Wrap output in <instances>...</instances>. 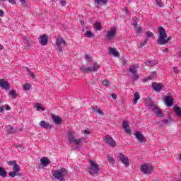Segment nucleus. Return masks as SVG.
Returning a JSON list of instances; mask_svg holds the SVG:
<instances>
[{
	"label": "nucleus",
	"mask_w": 181,
	"mask_h": 181,
	"mask_svg": "<svg viewBox=\"0 0 181 181\" xmlns=\"http://www.w3.org/2000/svg\"><path fill=\"white\" fill-rule=\"evenodd\" d=\"M171 39L172 37H168L166 30H165L163 27H160L158 28V38L157 40L158 45H160V46L168 45L169 42H170Z\"/></svg>",
	"instance_id": "f257e3e1"
},
{
	"label": "nucleus",
	"mask_w": 181,
	"mask_h": 181,
	"mask_svg": "<svg viewBox=\"0 0 181 181\" xmlns=\"http://www.w3.org/2000/svg\"><path fill=\"white\" fill-rule=\"evenodd\" d=\"M100 69V64H98L97 62H92L90 64V66H84L83 65H81L80 67V70L81 73H84L86 74H88L89 73H95V71H98V69Z\"/></svg>",
	"instance_id": "f03ea898"
},
{
	"label": "nucleus",
	"mask_w": 181,
	"mask_h": 181,
	"mask_svg": "<svg viewBox=\"0 0 181 181\" xmlns=\"http://www.w3.org/2000/svg\"><path fill=\"white\" fill-rule=\"evenodd\" d=\"M52 174L57 180L66 181L64 177L67 175V170H66V168H61L60 170L52 171Z\"/></svg>",
	"instance_id": "7ed1b4c3"
},
{
	"label": "nucleus",
	"mask_w": 181,
	"mask_h": 181,
	"mask_svg": "<svg viewBox=\"0 0 181 181\" xmlns=\"http://www.w3.org/2000/svg\"><path fill=\"white\" fill-rule=\"evenodd\" d=\"M147 107L150 111H153L156 117H165V114L160 110L159 106H156V105L153 103H150L147 105Z\"/></svg>",
	"instance_id": "20e7f679"
},
{
	"label": "nucleus",
	"mask_w": 181,
	"mask_h": 181,
	"mask_svg": "<svg viewBox=\"0 0 181 181\" xmlns=\"http://www.w3.org/2000/svg\"><path fill=\"white\" fill-rule=\"evenodd\" d=\"M90 167L88 168V173L90 176H94V175H98L100 172V167H98V164L95 163L93 160L90 161Z\"/></svg>",
	"instance_id": "39448f33"
},
{
	"label": "nucleus",
	"mask_w": 181,
	"mask_h": 181,
	"mask_svg": "<svg viewBox=\"0 0 181 181\" xmlns=\"http://www.w3.org/2000/svg\"><path fill=\"white\" fill-rule=\"evenodd\" d=\"M139 67V65L138 64H134L132 66H129V71L132 74L130 78L133 81H137L138 78H139V76L136 73H138V68Z\"/></svg>",
	"instance_id": "423d86ee"
},
{
	"label": "nucleus",
	"mask_w": 181,
	"mask_h": 181,
	"mask_svg": "<svg viewBox=\"0 0 181 181\" xmlns=\"http://www.w3.org/2000/svg\"><path fill=\"white\" fill-rule=\"evenodd\" d=\"M141 170L144 175H151L152 170H153V167L151 164L144 163L141 166Z\"/></svg>",
	"instance_id": "0eeeda50"
},
{
	"label": "nucleus",
	"mask_w": 181,
	"mask_h": 181,
	"mask_svg": "<svg viewBox=\"0 0 181 181\" xmlns=\"http://www.w3.org/2000/svg\"><path fill=\"white\" fill-rule=\"evenodd\" d=\"M56 46H57V50H59V52H63V47H64V46H66V40H64L63 37L57 38Z\"/></svg>",
	"instance_id": "6e6552de"
},
{
	"label": "nucleus",
	"mask_w": 181,
	"mask_h": 181,
	"mask_svg": "<svg viewBox=\"0 0 181 181\" xmlns=\"http://www.w3.org/2000/svg\"><path fill=\"white\" fill-rule=\"evenodd\" d=\"M68 140L70 144H76V145H79L81 144V139H75L74 135H73V132H70L68 134Z\"/></svg>",
	"instance_id": "1a4fd4ad"
},
{
	"label": "nucleus",
	"mask_w": 181,
	"mask_h": 181,
	"mask_svg": "<svg viewBox=\"0 0 181 181\" xmlns=\"http://www.w3.org/2000/svg\"><path fill=\"white\" fill-rule=\"evenodd\" d=\"M104 141L105 144H107V145H110V146H112V148H115L117 145V143L114 139H112V137H111L110 135H106Z\"/></svg>",
	"instance_id": "9d476101"
},
{
	"label": "nucleus",
	"mask_w": 181,
	"mask_h": 181,
	"mask_svg": "<svg viewBox=\"0 0 181 181\" xmlns=\"http://www.w3.org/2000/svg\"><path fill=\"white\" fill-rule=\"evenodd\" d=\"M118 158L123 165L129 166V160L124 154L119 153Z\"/></svg>",
	"instance_id": "9b49d317"
},
{
	"label": "nucleus",
	"mask_w": 181,
	"mask_h": 181,
	"mask_svg": "<svg viewBox=\"0 0 181 181\" xmlns=\"http://www.w3.org/2000/svg\"><path fill=\"white\" fill-rule=\"evenodd\" d=\"M115 33H117V28H115V27L111 28L110 31L107 33V35H106L107 40H111L112 37L115 36Z\"/></svg>",
	"instance_id": "f8f14e48"
},
{
	"label": "nucleus",
	"mask_w": 181,
	"mask_h": 181,
	"mask_svg": "<svg viewBox=\"0 0 181 181\" xmlns=\"http://www.w3.org/2000/svg\"><path fill=\"white\" fill-rule=\"evenodd\" d=\"M134 135L136 136V139H137V141H139L140 144L145 142V136H144V134H142L141 132H136Z\"/></svg>",
	"instance_id": "ddd939ff"
},
{
	"label": "nucleus",
	"mask_w": 181,
	"mask_h": 181,
	"mask_svg": "<svg viewBox=\"0 0 181 181\" xmlns=\"http://www.w3.org/2000/svg\"><path fill=\"white\" fill-rule=\"evenodd\" d=\"M95 8H100V6H104L108 4V0H94Z\"/></svg>",
	"instance_id": "4468645a"
},
{
	"label": "nucleus",
	"mask_w": 181,
	"mask_h": 181,
	"mask_svg": "<svg viewBox=\"0 0 181 181\" xmlns=\"http://www.w3.org/2000/svg\"><path fill=\"white\" fill-rule=\"evenodd\" d=\"M40 43L42 46H47L49 42V37L46 35H42L40 37Z\"/></svg>",
	"instance_id": "2eb2a0df"
},
{
	"label": "nucleus",
	"mask_w": 181,
	"mask_h": 181,
	"mask_svg": "<svg viewBox=\"0 0 181 181\" xmlns=\"http://www.w3.org/2000/svg\"><path fill=\"white\" fill-rule=\"evenodd\" d=\"M163 100L168 107H172L173 105V98L172 96H165Z\"/></svg>",
	"instance_id": "dca6fc26"
},
{
	"label": "nucleus",
	"mask_w": 181,
	"mask_h": 181,
	"mask_svg": "<svg viewBox=\"0 0 181 181\" xmlns=\"http://www.w3.org/2000/svg\"><path fill=\"white\" fill-rule=\"evenodd\" d=\"M152 88L154 91L160 93V91H162V89L163 88V85L162 83H153Z\"/></svg>",
	"instance_id": "f3484780"
},
{
	"label": "nucleus",
	"mask_w": 181,
	"mask_h": 181,
	"mask_svg": "<svg viewBox=\"0 0 181 181\" xmlns=\"http://www.w3.org/2000/svg\"><path fill=\"white\" fill-rule=\"evenodd\" d=\"M0 87L4 90H9V83L5 79H0Z\"/></svg>",
	"instance_id": "a211bd4d"
},
{
	"label": "nucleus",
	"mask_w": 181,
	"mask_h": 181,
	"mask_svg": "<svg viewBox=\"0 0 181 181\" xmlns=\"http://www.w3.org/2000/svg\"><path fill=\"white\" fill-rule=\"evenodd\" d=\"M52 121H53L54 124H56L57 125H60V124H62V122H63L62 117H60L59 116L52 115Z\"/></svg>",
	"instance_id": "6ab92c4d"
},
{
	"label": "nucleus",
	"mask_w": 181,
	"mask_h": 181,
	"mask_svg": "<svg viewBox=\"0 0 181 181\" xmlns=\"http://www.w3.org/2000/svg\"><path fill=\"white\" fill-rule=\"evenodd\" d=\"M40 127L42 128H45V129H52V128H53L52 125L46 122L45 120H42L40 122Z\"/></svg>",
	"instance_id": "aec40b11"
},
{
	"label": "nucleus",
	"mask_w": 181,
	"mask_h": 181,
	"mask_svg": "<svg viewBox=\"0 0 181 181\" xmlns=\"http://www.w3.org/2000/svg\"><path fill=\"white\" fill-rule=\"evenodd\" d=\"M109 53L115 56V57H119V52L114 47L109 48Z\"/></svg>",
	"instance_id": "412c9836"
},
{
	"label": "nucleus",
	"mask_w": 181,
	"mask_h": 181,
	"mask_svg": "<svg viewBox=\"0 0 181 181\" xmlns=\"http://www.w3.org/2000/svg\"><path fill=\"white\" fill-rule=\"evenodd\" d=\"M144 64H146V66H148V67H153V66H156V64H158V62H156L155 60L146 61L144 62Z\"/></svg>",
	"instance_id": "4be33fe9"
},
{
	"label": "nucleus",
	"mask_w": 181,
	"mask_h": 181,
	"mask_svg": "<svg viewBox=\"0 0 181 181\" xmlns=\"http://www.w3.org/2000/svg\"><path fill=\"white\" fill-rule=\"evenodd\" d=\"M172 122V119H165L164 120H162L161 122H158V124L161 125V127H163V125H168V124H170Z\"/></svg>",
	"instance_id": "5701e85b"
},
{
	"label": "nucleus",
	"mask_w": 181,
	"mask_h": 181,
	"mask_svg": "<svg viewBox=\"0 0 181 181\" xmlns=\"http://www.w3.org/2000/svg\"><path fill=\"white\" fill-rule=\"evenodd\" d=\"M41 164L43 165V166H47V165H50V160H49V158L47 157H43L40 159Z\"/></svg>",
	"instance_id": "b1692460"
},
{
	"label": "nucleus",
	"mask_w": 181,
	"mask_h": 181,
	"mask_svg": "<svg viewBox=\"0 0 181 181\" xmlns=\"http://www.w3.org/2000/svg\"><path fill=\"white\" fill-rule=\"evenodd\" d=\"M123 128L127 134H131V129H129V124H128V122H123Z\"/></svg>",
	"instance_id": "393cba45"
},
{
	"label": "nucleus",
	"mask_w": 181,
	"mask_h": 181,
	"mask_svg": "<svg viewBox=\"0 0 181 181\" xmlns=\"http://www.w3.org/2000/svg\"><path fill=\"white\" fill-rule=\"evenodd\" d=\"M139 98H141V95H139V93H138V92H135L134 95L133 103L134 105L138 104V100H139Z\"/></svg>",
	"instance_id": "a878e982"
},
{
	"label": "nucleus",
	"mask_w": 181,
	"mask_h": 181,
	"mask_svg": "<svg viewBox=\"0 0 181 181\" xmlns=\"http://www.w3.org/2000/svg\"><path fill=\"white\" fill-rule=\"evenodd\" d=\"M8 173L6 172V170L3 167H0V176H1V177H6Z\"/></svg>",
	"instance_id": "bb28decb"
},
{
	"label": "nucleus",
	"mask_w": 181,
	"mask_h": 181,
	"mask_svg": "<svg viewBox=\"0 0 181 181\" xmlns=\"http://www.w3.org/2000/svg\"><path fill=\"white\" fill-rule=\"evenodd\" d=\"M174 111L177 117L181 118V108L180 107H174Z\"/></svg>",
	"instance_id": "cd10ccee"
},
{
	"label": "nucleus",
	"mask_w": 181,
	"mask_h": 181,
	"mask_svg": "<svg viewBox=\"0 0 181 181\" xmlns=\"http://www.w3.org/2000/svg\"><path fill=\"white\" fill-rule=\"evenodd\" d=\"M9 95H11V97L13 98H14V100L16 98V97L18 96V94H16V90H10Z\"/></svg>",
	"instance_id": "c85d7f7f"
},
{
	"label": "nucleus",
	"mask_w": 181,
	"mask_h": 181,
	"mask_svg": "<svg viewBox=\"0 0 181 181\" xmlns=\"http://www.w3.org/2000/svg\"><path fill=\"white\" fill-rule=\"evenodd\" d=\"M101 28H102L101 27V23H98V22H96L95 23V27H94L95 30L100 31V30H101Z\"/></svg>",
	"instance_id": "c756f323"
},
{
	"label": "nucleus",
	"mask_w": 181,
	"mask_h": 181,
	"mask_svg": "<svg viewBox=\"0 0 181 181\" xmlns=\"http://www.w3.org/2000/svg\"><path fill=\"white\" fill-rule=\"evenodd\" d=\"M7 129L10 134H15L16 132V130L12 126H8Z\"/></svg>",
	"instance_id": "7c9ffc66"
},
{
	"label": "nucleus",
	"mask_w": 181,
	"mask_h": 181,
	"mask_svg": "<svg viewBox=\"0 0 181 181\" xmlns=\"http://www.w3.org/2000/svg\"><path fill=\"white\" fill-rule=\"evenodd\" d=\"M133 26L134 28L138 27V18L133 17Z\"/></svg>",
	"instance_id": "2f4dec72"
},
{
	"label": "nucleus",
	"mask_w": 181,
	"mask_h": 181,
	"mask_svg": "<svg viewBox=\"0 0 181 181\" xmlns=\"http://www.w3.org/2000/svg\"><path fill=\"white\" fill-rule=\"evenodd\" d=\"M157 6H159V8H163L165 6V4L162 3V0H156Z\"/></svg>",
	"instance_id": "473e14b6"
},
{
	"label": "nucleus",
	"mask_w": 181,
	"mask_h": 181,
	"mask_svg": "<svg viewBox=\"0 0 181 181\" xmlns=\"http://www.w3.org/2000/svg\"><path fill=\"white\" fill-rule=\"evenodd\" d=\"M102 86H104V87H108V86H110V81H108L107 79L103 80L102 82Z\"/></svg>",
	"instance_id": "72a5a7b5"
},
{
	"label": "nucleus",
	"mask_w": 181,
	"mask_h": 181,
	"mask_svg": "<svg viewBox=\"0 0 181 181\" xmlns=\"http://www.w3.org/2000/svg\"><path fill=\"white\" fill-rule=\"evenodd\" d=\"M17 175L18 173L16 171H11L8 173V176H10V177H15Z\"/></svg>",
	"instance_id": "f704fd0d"
},
{
	"label": "nucleus",
	"mask_w": 181,
	"mask_h": 181,
	"mask_svg": "<svg viewBox=\"0 0 181 181\" xmlns=\"http://www.w3.org/2000/svg\"><path fill=\"white\" fill-rule=\"evenodd\" d=\"M86 37H91V36H94V34L91 31H86L85 33Z\"/></svg>",
	"instance_id": "c9c22d12"
},
{
	"label": "nucleus",
	"mask_w": 181,
	"mask_h": 181,
	"mask_svg": "<svg viewBox=\"0 0 181 181\" xmlns=\"http://www.w3.org/2000/svg\"><path fill=\"white\" fill-rule=\"evenodd\" d=\"M23 42L27 47H29L30 46V42L28 40V38L25 37L23 39Z\"/></svg>",
	"instance_id": "e433bc0d"
},
{
	"label": "nucleus",
	"mask_w": 181,
	"mask_h": 181,
	"mask_svg": "<svg viewBox=\"0 0 181 181\" xmlns=\"http://www.w3.org/2000/svg\"><path fill=\"white\" fill-rule=\"evenodd\" d=\"M31 87H32V86H31L30 84H29V83H25V84L23 85V90H29L30 88H31Z\"/></svg>",
	"instance_id": "4c0bfd02"
},
{
	"label": "nucleus",
	"mask_w": 181,
	"mask_h": 181,
	"mask_svg": "<svg viewBox=\"0 0 181 181\" xmlns=\"http://www.w3.org/2000/svg\"><path fill=\"white\" fill-rule=\"evenodd\" d=\"M148 40H149L148 39V37H146L144 42L140 44L141 47H144V46H145L146 43H148Z\"/></svg>",
	"instance_id": "58836bf2"
},
{
	"label": "nucleus",
	"mask_w": 181,
	"mask_h": 181,
	"mask_svg": "<svg viewBox=\"0 0 181 181\" xmlns=\"http://www.w3.org/2000/svg\"><path fill=\"white\" fill-rule=\"evenodd\" d=\"M146 37H148V40H149V37H153V33L151 31L147 32Z\"/></svg>",
	"instance_id": "ea45409f"
},
{
	"label": "nucleus",
	"mask_w": 181,
	"mask_h": 181,
	"mask_svg": "<svg viewBox=\"0 0 181 181\" xmlns=\"http://www.w3.org/2000/svg\"><path fill=\"white\" fill-rule=\"evenodd\" d=\"M107 160L110 163H112V164L115 163V161H114L113 157H111V156L107 157Z\"/></svg>",
	"instance_id": "a19ab883"
},
{
	"label": "nucleus",
	"mask_w": 181,
	"mask_h": 181,
	"mask_svg": "<svg viewBox=\"0 0 181 181\" xmlns=\"http://www.w3.org/2000/svg\"><path fill=\"white\" fill-rule=\"evenodd\" d=\"M13 171L17 172V173L19 172V165L16 164L13 165Z\"/></svg>",
	"instance_id": "79ce46f5"
},
{
	"label": "nucleus",
	"mask_w": 181,
	"mask_h": 181,
	"mask_svg": "<svg viewBox=\"0 0 181 181\" xmlns=\"http://www.w3.org/2000/svg\"><path fill=\"white\" fill-rule=\"evenodd\" d=\"M8 165L9 166H12V165L15 166V165H16V160L8 161Z\"/></svg>",
	"instance_id": "37998d69"
},
{
	"label": "nucleus",
	"mask_w": 181,
	"mask_h": 181,
	"mask_svg": "<svg viewBox=\"0 0 181 181\" xmlns=\"http://www.w3.org/2000/svg\"><path fill=\"white\" fill-rule=\"evenodd\" d=\"M36 110H37V111H40V110H42V111H45V109L39 105H36Z\"/></svg>",
	"instance_id": "c03bdc74"
},
{
	"label": "nucleus",
	"mask_w": 181,
	"mask_h": 181,
	"mask_svg": "<svg viewBox=\"0 0 181 181\" xmlns=\"http://www.w3.org/2000/svg\"><path fill=\"white\" fill-rule=\"evenodd\" d=\"M83 134H85L86 135H90V129H86L83 131H82Z\"/></svg>",
	"instance_id": "a18cd8bd"
},
{
	"label": "nucleus",
	"mask_w": 181,
	"mask_h": 181,
	"mask_svg": "<svg viewBox=\"0 0 181 181\" xmlns=\"http://www.w3.org/2000/svg\"><path fill=\"white\" fill-rule=\"evenodd\" d=\"M136 33H141V31L142 30V28L141 27H136Z\"/></svg>",
	"instance_id": "49530a36"
},
{
	"label": "nucleus",
	"mask_w": 181,
	"mask_h": 181,
	"mask_svg": "<svg viewBox=\"0 0 181 181\" xmlns=\"http://www.w3.org/2000/svg\"><path fill=\"white\" fill-rule=\"evenodd\" d=\"M60 4L62 6H66V5L67 4V2H66V1H64V0H60Z\"/></svg>",
	"instance_id": "de8ad7c7"
},
{
	"label": "nucleus",
	"mask_w": 181,
	"mask_h": 181,
	"mask_svg": "<svg viewBox=\"0 0 181 181\" xmlns=\"http://www.w3.org/2000/svg\"><path fill=\"white\" fill-rule=\"evenodd\" d=\"M173 71L174 73H175V74H177V73H179V69L177 68V66H175L173 68Z\"/></svg>",
	"instance_id": "09e8293b"
},
{
	"label": "nucleus",
	"mask_w": 181,
	"mask_h": 181,
	"mask_svg": "<svg viewBox=\"0 0 181 181\" xmlns=\"http://www.w3.org/2000/svg\"><path fill=\"white\" fill-rule=\"evenodd\" d=\"M155 77V72H153V74L147 78V80H152Z\"/></svg>",
	"instance_id": "8fccbe9b"
},
{
	"label": "nucleus",
	"mask_w": 181,
	"mask_h": 181,
	"mask_svg": "<svg viewBox=\"0 0 181 181\" xmlns=\"http://www.w3.org/2000/svg\"><path fill=\"white\" fill-rule=\"evenodd\" d=\"M29 76L30 77H31V78L35 79V74H33V72L30 71Z\"/></svg>",
	"instance_id": "3c124183"
},
{
	"label": "nucleus",
	"mask_w": 181,
	"mask_h": 181,
	"mask_svg": "<svg viewBox=\"0 0 181 181\" xmlns=\"http://www.w3.org/2000/svg\"><path fill=\"white\" fill-rule=\"evenodd\" d=\"M0 16L1 18H4V11L1 9H0ZM0 23H2V22L1 21V18H0Z\"/></svg>",
	"instance_id": "603ef678"
},
{
	"label": "nucleus",
	"mask_w": 181,
	"mask_h": 181,
	"mask_svg": "<svg viewBox=\"0 0 181 181\" xmlns=\"http://www.w3.org/2000/svg\"><path fill=\"white\" fill-rule=\"evenodd\" d=\"M23 6H26V0H19Z\"/></svg>",
	"instance_id": "864d4df0"
},
{
	"label": "nucleus",
	"mask_w": 181,
	"mask_h": 181,
	"mask_svg": "<svg viewBox=\"0 0 181 181\" xmlns=\"http://www.w3.org/2000/svg\"><path fill=\"white\" fill-rule=\"evenodd\" d=\"M81 139V142H85V144H87V140H86V137H81V139Z\"/></svg>",
	"instance_id": "5fc2aeb1"
},
{
	"label": "nucleus",
	"mask_w": 181,
	"mask_h": 181,
	"mask_svg": "<svg viewBox=\"0 0 181 181\" xmlns=\"http://www.w3.org/2000/svg\"><path fill=\"white\" fill-rule=\"evenodd\" d=\"M85 59L88 61L91 59V57H90V55L86 54Z\"/></svg>",
	"instance_id": "6e6d98bb"
},
{
	"label": "nucleus",
	"mask_w": 181,
	"mask_h": 181,
	"mask_svg": "<svg viewBox=\"0 0 181 181\" xmlns=\"http://www.w3.org/2000/svg\"><path fill=\"white\" fill-rule=\"evenodd\" d=\"M8 1L10 4H16V1L15 0H8Z\"/></svg>",
	"instance_id": "4d7b16f0"
},
{
	"label": "nucleus",
	"mask_w": 181,
	"mask_h": 181,
	"mask_svg": "<svg viewBox=\"0 0 181 181\" xmlns=\"http://www.w3.org/2000/svg\"><path fill=\"white\" fill-rule=\"evenodd\" d=\"M111 96L112 97L113 100H117V95H115V93H112Z\"/></svg>",
	"instance_id": "13d9d810"
},
{
	"label": "nucleus",
	"mask_w": 181,
	"mask_h": 181,
	"mask_svg": "<svg viewBox=\"0 0 181 181\" xmlns=\"http://www.w3.org/2000/svg\"><path fill=\"white\" fill-rule=\"evenodd\" d=\"M168 52H169V49L168 48L163 49V53H168Z\"/></svg>",
	"instance_id": "bf43d9fd"
},
{
	"label": "nucleus",
	"mask_w": 181,
	"mask_h": 181,
	"mask_svg": "<svg viewBox=\"0 0 181 181\" xmlns=\"http://www.w3.org/2000/svg\"><path fill=\"white\" fill-rule=\"evenodd\" d=\"M124 12H126L127 14H128V8L127 7H124L123 8Z\"/></svg>",
	"instance_id": "052dcab7"
},
{
	"label": "nucleus",
	"mask_w": 181,
	"mask_h": 181,
	"mask_svg": "<svg viewBox=\"0 0 181 181\" xmlns=\"http://www.w3.org/2000/svg\"><path fill=\"white\" fill-rule=\"evenodd\" d=\"M5 108L6 111H9V110H11V107L9 105H6Z\"/></svg>",
	"instance_id": "680f3d73"
},
{
	"label": "nucleus",
	"mask_w": 181,
	"mask_h": 181,
	"mask_svg": "<svg viewBox=\"0 0 181 181\" xmlns=\"http://www.w3.org/2000/svg\"><path fill=\"white\" fill-rule=\"evenodd\" d=\"M96 112H98V114H103V111H101V110L100 109L96 110Z\"/></svg>",
	"instance_id": "e2e57ef3"
},
{
	"label": "nucleus",
	"mask_w": 181,
	"mask_h": 181,
	"mask_svg": "<svg viewBox=\"0 0 181 181\" xmlns=\"http://www.w3.org/2000/svg\"><path fill=\"white\" fill-rule=\"evenodd\" d=\"M0 112H4V106L0 107Z\"/></svg>",
	"instance_id": "0e129e2a"
},
{
	"label": "nucleus",
	"mask_w": 181,
	"mask_h": 181,
	"mask_svg": "<svg viewBox=\"0 0 181 181\" xmlns=\"http://www.w3.org/2000/svg\"><path fill=\"white\" fill-rule=\"evenodd\" d=\"M4 49V46L0 44V50H2Z\"/></svg>",
	"instance_id": "69168bd1"
},
{
	"label": "nucleus",
	"mask_w": 181,
	"mask_h": 181,
	"mask_svg": "<svg viewBox=\"0 0 181 181\" xmlns=\"http://www.w3.org/2000/svg\"><path fill=\"white\" fill-rule=\"evenodd\" d=\"M4 2H5V1L0 0V4H4Z\"/></svg>",
	"instance_id": "338daca9"
},
{
	"label": "nucleus",
	"mask_w": 181,
	"mask_h": 181,
	"mask_svg": "<svg viewBox=\"0 0 181 181\" xmlns=\"http://www.w3.org/2000/svg\"><path fill=\"white\" fill-rule=\"evenodd\" d=\"M78 148H80V146H76L75 147V149H78Z\"/></svg>",
	"instance_id": "774afa93"
}]
</instances>
